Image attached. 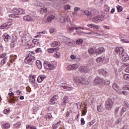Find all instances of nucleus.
I'll return each mask as SVG.
<instances>
[{"label":"nucleus","instance_id":"nucleus-45","mask_svg":"<svg viewBox=\"0 0 129 129\" xmlns=\"http://www.w3.org/2000/svg\"><path fill=\"white\" fill-rule=\"evenodd\" d=\"M57 45H58V42L57 41L53 42H52V44H51L52 47H57Z\"/></svg>","mask_w":129,"mask_h":129},{"label":"nucleus","instance_id":"nucleus-47","mask_svg":"<svg viewBox=\"0 0 129 129\" xmlns=\"http://www.w3.org/2000/svg\"><path fill=\"white\" fill-rule=\"evenodd\" d=\"M88 52L90 54V55H92V54H93V53H94V50L93 49V48H90Z\"/></svg>","mask_w":129,"mask_h":129},{"label":"nucleus","instance_id":"nucleus-22","mask_svg":"<svg viewBox=\"0 0 129 129\" xmlns=\"http://www.w3.org/2000/svg\"><path fill=\"white\" fill-rule=\"evenodd\" d=\"M45 78L46 76L44 75H40L37 78V82L38 83H41Z\"/></svg>","mask_w":129,"mask_h":129},{"label":"nucleus","instance_id":"nucleus-51","mask_svg":"<svg viewBox=\"0 0 129 129\" xmlns=\"http://www.w3.org/2000/svg\"><path fill=\"white\" fill-rule=\"evenodd\" d=\"M9 112H10V109H6L3 111V113H5V114L9 113Z\"/></svg>","mask_w":129,"mask_h":129},{"label":"nucleus","instance_id":"nucleus-56","mask_svg":"<svg viewBox=\"0 0 129 129\" xmlns=\"http://www.w3.org/2000/svg\"><path fill=\"white\" fill-rule=\"evenodd\" d=\"M92 124H93V122H89L87 123V125L88 127H90Z\"/></svg>","mask_w":129,"mask_h":129},{"label":"nucleus","instance_id":"nucleus-43","mask_svg":"<svg viewBox=\"0 0 129 129\" xmlns=\"http://www.w3.org/2000/svg\"><path fill=\"white\" fill-rule=\"evenodd\" d=\"M117 12L118 13H121V12H122V8H121V6H117Z\"/></svg>","mask_w":129,"mask_h":129},{"label":"nucleus","instance_id":"nucleus-19","mask_svg":"<svg viewBox=\"0 0 129 129\" xmlns=\"http://www.w3.org/2000/svg\"><path fill=\"white\" fill-rule=\"evenodd\" d=\"M3 38H4L5 42H9V41L11 40V36L9 35V34L7 33H5L3 36Z\"/></svg>","mask_w":129,"mask_h":129},{"label":"nucleus","instance_id":"nucleus-49","mask_svg":"<svg viewBox=\"0 0 129 129\" xmlns=\"http://www.w3.org/2000/svg\"><path fill=\"white\" fill-rule=\"evenodd\" d=\"M121 41L123 42V43H127V40L123 37H121Z\"/></svg>","mask_w":129,"mask_h":129},{"label":"nucleus","instance_id":"nucleus-26","mask_svg":"<svg viewBox=\"0 0 129 129\" xmlns=\"http://www.w3.org/2000/svg\"><path fill=\"white\" fill-rule=\"evenodd\" d=\"M36 76H30V78H29V82H30L32 83H34L35 81H36Z\"/></svg>","mask_w":129,"mask_h":129},{"label":"nucleus","instance_id":"nucleus-16","mask_svg":"<svg viewBox=\"0 0 129 129\" xmlns=\"http://www.w3.org/2000/svg\"><path fill=\"white\" fill-rule=\"evenodd\" d=\"M59 21L60 23H66V22H70V18L67 17H64L63 16H61L59 19Z\"/></svg>","mask_w":129,"mask_h":129},{"label":"nucleus","instance_id":"nucleus-4","mask_svg":"<svg viewBox=\"0 0 129 129\" xmlns=\"http://www.w3.org/2000/svg\"><path fill=\"white\" fill-rule=\"evenodd\" d=\"M24 62L25 63H26V64L32 65V64H33L34 62H36L35 56H34V55H32V54L29 53L28 56L26 58H25Z\"/></svg>","mask_w":129,"mask_h":129},{"label":"nucleus","instance_id":"nucleus-30","mask_svg":"<svg viewBox=\"0 0 129 129\" xmlns=\"http://www.w3.org/2000/svg\"><path fill=\"white\" fill-rule=\"evenodd\" d=\"M61 121H59V122H57L56 124H53L52 125V128L53 129H57L59 126H60V123Z\"/></svg>","mask_w":129,"mask_h":129},{"label":"nucleus","instance_id":"nucleus-40","mask_svg":"<svg viewBox=\"0 0 129 129\" xmlns=\"http://www.w3.org/2000/svg\"><path fill=\"white\" fill-rule=\"evenodd\" d=\"M6 60H7V57H5L4 59H3L1 60V65L2 66H3L4 65V64H6Z\"/></svg>","mask_w":129,"mask_h":129},{"label":"nucleus","instance_id":"nucleus-34","mask_svg":"<svg viewBox=\"0 0 129 129\" xmlns=\"http://www.w3.org/2000/svg\"><path fill=\"white\" fill-rule=\"evenodd\" d=\"M68 38H67V37L64 36H62L60 37V40L63 43H65L66 42H67Z\"/></svg>","mask_w":129,"mask_h":129},{"label":"nucleus","instance_id":"nucleus-5","mask_svg":"<svg viewBox=\"0 0 129 129\" xmlns=\"http://www.w3.org/2000/svg\"><path fill=\"white\" fill-rule=\"evenodd\" d=\"M94 82L96 84H104L105 85H108L110 83L109 81L103 80L99 77L96 78L94 80Z\"/></svg>","mask_w":129,"mask_h":129},{"label":"nucleus","instance_id":"nucleus-8","mask_svg":"<svg viewBox=\"0 0 129 129\" xmlns=\"http://www.w3.org/2000/svg\"><path fill=\"white\" fill-rule=\"evenodd\" d=\"M99 74L103 75L104 77H106L109 75V73L105 69H101L99 70Z\"/></svg>","mask_w":129,"mask_h":129},{"label":"nucleus","instance_id":"nucleus-60","mask_svg":"<svg viewBox=\"0 0 129 129\" xmlns=\"http://www.w3.org/2000/svg\"><path fill=\"white\" fill-rule=\"evenodd\" d=\"M119 110V107H117L115 109V113L116 114L117 113H118V111Z\"/></svg>","mask_w":129,"mask_h":129},{"label":"nucleus","instance_id":"nucleus-21","mask_svg":"<svg viewBox=\"0 0 129 129\" xmlns=\"http://www.w3.org/2000/svg\"><path fill=\"white\" fill-rule=\"evenodd\" d=\"M102 3H103V0H95L94 4L97 6V7H101L102 6Z\"/></svg>","mask_w":129,"mask_h":129},{"label":"nucleus","instance_id":"nucleus-2","mask_svg":"<svg viewBox=\"0 0 129 129\" xmlns=\"http://www.w3.org/2000/svg\"><path fill=\"white\" fill-rule=\"evenodd\" d=\"M90 80H91V77L88 78L87 81L83 78L77 77L75 82L78 85H87L90 82Z\"/></svg>","mask_w":129,"mask_h":129},{"label":"nucleus","instance_id":"nucleus-33","mask_svg":"<svg viewBox=\"0 0 129 129\" xmlns=\"http://www.w3.org/2000/svg\"><path fill=\"white\" fill-rule=\"evenodd\" d=\"M64 43L66 44H67V45H68L69 46H72V42L71 39L68 38V39H67V42Z\"/></svg>","mask_w":129,"mask_h":129},{"label":"nucleus","instance_id":"nucleus-32","mask_svg":"<svg viewBox=\"0 0 129 129\" xmlns=\"http://www.w3.org/2000/svg\"><path fill=\"white\" fill-rule=\"evenodd\" d=\"M44 118H45L46 120H50V118H52V114L50 113H47Z\"/></svg>","mask_w":129,"mask_h":129},{"label":"nucleus","instance_id":"nucleus-58","mask_svg":"<svg viewBox=\"0 0 129 129\" xmlns=\"http://www.w3.org/2000/svg\"><path fill=\"white\" fill-rule=\"evenodd\" d=\"M124 105L125 106H126V107H129V104H128V102H126V101H124Z\"/></svg>","mask_w":129,"mask_h":129},{"label":"nucleus","instance_id":"nucleus-29","mask_svg":"<svg viewBox=\"0 0 129 129\" xmlns=\"http://www.w3.org/2000/svg\"><path fill=\"white\" fill-rule=\"evenodd\" d=\"M103 60H104V56H101L97 57L96 61L97 63H99V62H102Z\"/></svg>","mask_w":129,"mask_h":129},{"label":"nucleus","instance_id":"nucleus-46","mask_svg":"<svg viewBox=\"0 0 129 129\" xmlns=\"http://www.w3.org/2000/svg\"><path fill=\"white\" fill-rule=\"evenodd\" d=\"M35 52L36 53H42V49H41V48H37L36 50H35Z\"/></svg>","mask_w":129,"mask_h":129},{"label":"nucleus","instance_id":"nucleus-12","mask_svg":"<svg viewBox=\"0 0 129 129\" xmlns=\"http://www.w3.org/2000/svg\"><path fill=\"white\" fill-rule=\"evenodd\" d=\"M92 22H94V23L97 24L98 23H100V22H102V21H103V18L100 17V16H98L92 18Z\"/></svg>","mask_w":129,"mask_h":129},{"label":"nucleus","instance_id":"nucleus-39","mask_svg":"<svg viewBox=\"0 0 129 129\" xmlns=\"http://www.w3.org/2000/svg\"><path fill=\"white\" fill-rule=\"evenodd\" d=\"M76 43L78 45H81L83 44V40L82 39H78L76 41Z\"/></svg>","mask_w":129,"mask_h":129},{"label":"nucleus","instance_id":"nucleus-10","mask_svg":"<svg viewBox=\"0 0 129 129\" xmlns=\"http://www.w3.org/2000/svg\"><path fill=\"white\" fill-rule=\"evenodd\" d=\"M112 88L114 89V90H115L118 94H121V93L120 91H121V89L119 88L117 84L114 83L112 84Z\"/></svg>","mask_w":129,"mask_h":129},{"label":"nucleus","instance_id":"nucleus-55","mask_svg":"<svg viewBox=\"0 0 129 129\" xmlns=\"http://www.w3.org/2000/svg\"><path fill=\"white\" fill-rule=\"evenodd\" d=\"M121 94L122 93L124 95H127L128 94V93L126 92V91H123L122 92H120Z\"/></svg>","mask_w":129,"mask_h":129},{"label":"nucleus","instance_id":"nucleus-62","mask_svg":"<svg viewBox=\"0 0 129 129\" xmlns=\"http://www.w3.org/2000/svg\"><path fill=\"white\" fill-rule=\"evenodd\" d=\"M55 55H56L57 58H59L60 57V52H56V53H55Z\"/></svg>","mask_w":129,"mask_h":129},{"label":"nucleus","instance_id":"nucleus-24","mask_svg":"<svg viewBox=\"0 0 129 129\" xmlns=\"http://www.w3.org/2000/svg\"><path fill=\"white\" fill-rule=\"evenodd\" d=\"M74 29L75 30H78V29H82L83 30H84V28L81 27H76L75 26H72V27L69 28V30L71 32H74Z\"/></svg>","mask_w":129,"mask_h":129},{"label":"nucleus","instance_id":"nucleus-17","mask_svg":"<svg viewBox=\"0 0 129 129\" xmlns=\"http://www.w3.org/2000/svg\"><path fill=\"white\" fill-rule=\"evenodd\" d=\"M11 26H12V23L11 22H8V23L7 22L6 23H4L3 25H2L0 27V29L1 30L9 29V28H10Z\"/></svg>","mask_w":129,"mask_h":129},{"label":"nucleus","instance_id":"nucleus-27","mask_svg":"<svg viewBox=\"0 0 129 129\" xmlns=\"http://www.w3.org/2000/svg\"><path fill=\"white\" fill-rule=\"evenodd\" d=\"M36 65L39 69H42V62L40 60L36 61Z\"/></svg>","mask_w":129,"mask_h":129},{"label":"nucleus","instance_id":"nucleus-53","mask_svg":"<svg viewBox=\"0 0 129 129\" xmlns=\"http://www.w3.org/2000/svg\"><path fill=\"white\" fill-rule=\"evenodd\" d=\"M87 26L89 28H91L92 29H93L94 27V25L92 24H88Z\"/></svg>","mask_w":129,"mask_h":129},{"label":"nucleus","instance_id":"nucleus-31","mask_svg":"<svg viewBox=\"0 0 129 129\" xmlns=\"http://www.w3.org/2000/svg\"><path fill=\"white\" fill-rule=\"evenodd\" d=\"M54 19H55V16H54L53 15H50L47 17V21L48 22H52V21H53V20H54Z\"/></svg>","mask_w":129,"mask_h":129},{"label":"nucleus","instance_id":"nucleus-50","mask_svg":"<svg viewBox=\"0 0 129 129\" xmlns=\"http://www.w3.org/2000/svg\"><path fill=\"white\" fill-rule=\"evenodd\" d=\"M81 123L82 125H84V124H85V121L84 120V118H81Z\"/></svg>","mask_w":129,"mask_h":129},{"label":"nucleus","instance_id":"nucleus-15","mask_svg":"<svg viewBox=\"0 0 129 129\" xmlns=\"http://www.w3.org/2000/svg\"><path fill=\"white\" fill-rule=\"evenodd\" d=\"M79 67V65L77 64H73L68 66L67 69L69 71L75 69H77Z\"/></svg>","mask_w":129,"mask_h":129},{"label":"nucleus","instance_id":"nucleus-9","mask_svg":"<svg viewBox=\"0 0 129 129\" xmlns=\"http://www.w3.org/2000/svg\"><path fill=\"white\" fill-rule=\"evenodd\" d=\"M79 70L80 72H83L84 73H88L90 71V69L88 67L82 66L79 68Z\"/></svg>","mask_w":129,"mask_h":129},{"label":"nucleus","instance_id":"nucleus-42","mask_svg":"<svg viewBox=\"0 0 129 129\" xmlns=\"http://www.w3.org/2000/svg\"><path fill=\"white\" fill-rule=\"evenodd\" d=\"M123 79L125 80H129V75L128 74H124L123 76Z\"/></svg>","mask_w":129,"mask_h":129},{"label":"nucleus","instance_id":"nucleus-35","mask_svg":"<svg viewBox=\"0 0 129 129\" xmlns=\"http://www.w3.org/2000/svg\"><path fill=\"white\" fill-rule=\"evenodd\" d=\"M21 124H22V122H18L17 123L14 124V127H16V128H19V127L21 126Z\"/></svg>","mask_w":129,"mask_h":129},{"label":"nucleus","instance_id":"nucleus-41","mask_svg":"<svg viewBox=\"0 0 129 129\" xmlns=\"http://www.w3.org/2000/svg\"><path fill=\"white\" fill-rule=\"evenodd\" d=\"M97 109L99 112H102V111H103V109H102V107H101V105L97 106Z\"/></svg>","mask_w":129,"mask_h":129},{"label":"nucleus","instance_id":"nucleus-1","mask_svg":"<svg viewBox=\"0 0 129 129\" xmlns=\"http://www.w3.org/2000/svg\"><path fill=\"white\" fill-rule=\"evenodd\" d=\"M115 51L119 54L120 56V58L123 62H126L128 60V55L124 52V49L122 47H116L115 48Z\"/></svg>","mask_w":129,"mask_h":129},{"label":"nucleus","instance_id":"nucleus-36","mask_svg":"<svg viewBox=\"0 0 129 129\" xmlns=\"http://www.w3.org/2000/svg\"><path fill=\"white\" fill-rule=\"evenodd\" d=\"M26 129H37V127L33 125H28L26 126Z\"/></svg>","mask_w":129,"mask_h":129},{"label":"nucleus","instance_id":"nucleus-11","mask_svg":"<svg viewBox=\"0 0 129 129\" xmlns=\"http://www.w3.org/2000/svg\"><path fill=\"white\" fill-rule=\"evenodd\" d=\"M69 102V98L67 96H64L62 99V102L61 103V106L65 107L66 104Z\"/></svg>","mask_w":129,"mask_h":129},{"label":"nucleus","instance_id":"nucleus-23","mask_svg":"<svg viewBox=\"0 0 129 129\" xmlns=\"http://www.w3.org/2000/svg\"><path fill=\"white\" fill-rule=\"evenodd\" d=\"M81 13L85 15V16H87V17H91V13L88 10H81Z\"/></svg>","mask_w":129,"mask_h":129},{"label":"nucleus","instance_id":"nucleus-18","mask_svg":"<svg viewBox=\"0 0 129 129\" xmlns=\"http://www.w3.org/2000/svg\"><path fill=\"white\" fill-rule=\"evenodd\" d=\"M24 21H26V22H32V21H34V19L32 18L29 15H26L23 17Z\"/></svg>","mask_w":129,"mask_h":129},{"label":"nucleus","instance_id":"nucleus-61","mask_svg":"<svg viewBox=\"0 0 129 129\" xmlns=\"http://www.w3.org/2000/svg\"><path fill=\"white\" fill-rule=\"evenodd\" d=\"M71 59H72V60H75L76 59V56H75L74 55H71Z\"/></svg>","mask_w":129,"mask_h":129},{"label":"nucleus","instance_id":"nucleus-57","mask_svg":"<svg viewBox=\"0 0 129 129\" xmlns=\"http://www.w3.org/2000/svg\"><path fill=\"white\" fill-rule=\"evenodd\" d=\"M80 10V8L79 7H75L74 11L77 13Z\"/></svg>","mask_w":129,"mask_h":129},{"label":"nucleus","instance_id":"nucleus-14","mask_svg":"<svg viewBox=\"0 0 129 129\" xmlns=\"http://www.w3.org/2000/svg\"><path fill=\"white\" fill-rule=\"evenodd\" d=\"M60 87H62L66 91H71L73 90V88L70 85H67L65 84L60 85Z\"/></svg>","mask_w":129,"mask_h":129},{"label":"nucleus","instance_id":"nucleus-20","mask_svg":"<svg viewBox=\"0 0 129 129\" xmlns=\"http://www.w3.org/2000/svg\"><path fill=\"white\" fill-rule=\"evenodd\" d=\"M105 51L104 48L103 47H100L96 50V54L97 55H99V54H101V53H103Z\"/></svg>","mask_w":129,"mask_h":129},{"label":"nucleus","instance_id":"nucleus-38","mask_svg":"<svg viewBox=\"0 0 129 129\" xmlns=\"http://www.w3.org/2000/svg\"><path fill=\"white\" fill-rule=\"evenodd\" d=\"M102 17L103 18H105L106 19H107L109 17V15L107 14V12L105 11L104 14H102Z\"/></svg>","mask_w":129,"mask_h":129},{"label":"nucleus","instance_id":"nucleus-44","mask_svg":"<svg viewBox=\"0 0 129 129\" xmlns=\"http://www.w3.org/2000/svg\"><path fill=\"white\" fill-rule=\"evenodd\" d=\"M71 6L69 5H66L64 6V10L65 11H68V10H70Z\"/></svg>","mask_w":129,"mask_h":129},{"label":"nucleus","instance_id":"nucleus-25","mask_svg":"<svg viewBox=\"0 0 129 129\" xmlns=\"http://www.w3.org/2000/svg\"><path fill=\"white\" fill-rule=\"evenodd\" d=\"M24 39L28 42L29 41H30L32 39V36H31V35L29 33H27L25 35L24 37Z\"/></svg>","mask_w":129,"mask_h":129},{"label":"nucleus","instance_id":"nucleus-7","mask_svg":"<svg viewBox=\"0 0 129 129\" xmlns=\"http://www.w3.org/2000/svg\"><path fill=\"white\" fill-rule=\"evenodd\" d=\"M44 67L45 69H49V70L55 69V65L53 64L52 62L45 61L44 62Z\"/></svg>","mask_w":129,"mask_h":129},{"label":"nucleus","instance_id":"nucleus-37","mask_svg":"<svg viewBox=\"0 0 129 129\" xmlns=\"http://www.w3.org/2000/svg\"><path fill=\"white\" fill-rule=\"evenodd\" d=\"M10 126H11V125H10V123H6L5 124H3V127L4 129H8Z\"/></svg>","mask_w":129,"mask_h":129},{"label":"nucleus","instance_id":"nucleus-28","mask_svg":"<svg viewBox=\"0 0 129 129\" xmlns=\"http://www.w3.org/2000/svg\"><path fill=\"white\" fill-rule=\"evenodd\" d=\"M99 13V12L97 10H92L91 12V17H92V16H95V15H98Z\"/></svg>","mask_w":129,"mask_h":129},{"label":"nucleus","instance_id":"nucleus-64","mask_svg":"<svg viewBox=\"0 0 129 129\" xmlns=\"http://www.w3.org/2000/svg\"><path fill=\"white\" fill-rule=\"evenodd\" d=\"M11 59H12V60H15V59H17V55H13L12 57H11Z\"/></svg>","mask_w":129,"mask_h":129},{"label":"nucleus","instance_id":"nucleus-6","mask_svg":"<svg viewBox=\"0 0 129 129\" xmlns=\"http://www.w3.org/2000/svg\"><path fill=\"white\" fill-rule=\"evenodd\" d=\"M113 106V101L111 99H108L106 102L105 104V107L107 110H110Z\"/></svg>","mask_w":129,"mask_h":129},{"label":"nucleus","instance_id":"nucleus-52","mask_svg":"<svg viewBox=\"0 0 129 129\" xmlns=\"http://www.w3.org/2000/svg\"><path fill=\"white\" fill-rule=\"evenodd\" d=\"M54 50L53 48H49L48 50V53H50L51 54H52V53H54Z\"/></svg>","mask_w":129,"mask_h":129},{"label":"nucleus","instance_id":"nucleus-63","mask_svg":"<svg viewBox=\"0 0 129 129\" xmlns=\"http://www.w3.org/2000/svg\"><path fill=\"white\" fill-rule=\"evenodd\" d=\"M38 40L36 39H34L32 40V43H33L34 44V45H36L37 42Z\"/></svg>","mask_w":129,"mask_h":129},{"label":"nucleus","instance_id":"nucleus-59","mask_svg":"<svg viewBox=\"0 0 129 129\" xmlns=\"http://www.w3.org/2000/svg\"><path fill=\"white\" fill-rule=\"evenodd\" d=\"M124 90H129V86L126 85L124 87H123Z\"/></svg>","mask_w":129,"mask_h":129},{"label":"nucleus","instance_id":"nucleus-48","mask_svg":"<svg viewBox=\"0 0 129 129\" xmlns=\"http://www.w3.org/2000/svg\"><path fill=\"white\" fill-rule=\"evenodd\" d=\"M126 111V108L124 107L122 108V111L121 112V115H122V114Z\"/></svg>","mask_w":129,"mask_h":129},{"label":"nucleus","instance_id":"nucleus-54","mask_svg":"<svg viewBox=\"0 0 129 129\" xmlns=\"http://www.w3.org/2000/svg\"><path fill=\"white\" fill-rule=\"evenodd\" d=\"M6 56H7V53H4L2 54H0V58H5Z\"/></svg>","mask_w":129,"mask_h":129},{"label":"nucleus","instance_id":"nucleus-13","mask_svg":"<svg viewBox=\"0 0 129 129\" xmlns=\"http://www.w3.org/2000/svg\"><path fill=\"white\" fill-rule=\"evenodd\" d=\"M58 98H59V97L58 96V95H55L53 96L50 100L49 102V104H55V102H57V100H58Z\"/></svg>","mask_w":129,"mask_h":129},{"label":"nucleus","instance_id":"nucleus-3","mask_svg":"<svg viewBox=\"0 0 129 129\" xmlns=\"http://www.w3.org/2000/svg\"><path fill=\"white\" fill-rule=\"evenodd\" d=\"M25 14V10L23 9H15L13 11V14L9 15L10 18H19V15Z\"/></svg>","mask_w":129,"mask_h":129}]
</instances>
